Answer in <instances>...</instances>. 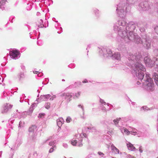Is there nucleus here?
<instances>
[{
	"label": "nucleus",
	"instance_id": "obj_19",
	"mask_svg": "<svg viewBox=\"0 0 158 158\" xmlns=\"http://www.w3.org/2000/svg\"><path fill=\"white\" fill-rule=\"evenodd\" d=\"M54 144V142L53 141H51L49 143V145L50 146L53 145Z\"/></svg>",
	"mask_w": 158,
	"mask_h": 158
},
{
	"label": "nucleus",
	"instance_id": "obj_14",
	"mask_svg": "<svg viewBox=\"0 0 158 158\" xmlns=\"http://www.w3.org/2000/svg\"><path fill=\"white\" fill-rule=\"evenodd\" d=\"M4 111H2V113H4V112H6L8 110V106H5L4 107Z\"/></svg>",
	"mask_w": 158,
	"mask_h": 158
},
{
	"label": "nucleus",
	"instance_id": "obj_36",
	"mask_svg": "<svg viewBox=\"0 0 158 158\" xmlns=\"http://www.w3.org/2000/svg\"><path fill=\"white\" fill-rule=\"evenodd\" d=\"M157 158H158V157H157Z\"/></svg>",
	"mask_w": 158,
	"mask_h": 158
},
{
	"label": "nucleus",
	"instance_id": "obj_9",
	"mask_svg": "<svg viewBox=\"0 0 158 158\" xmlns=\"http://www.w3.org/2000/svg\"><path fill=\"white\" fill-rule=\"evenodd\" d=\"M36 129V127L35 126H32L29 128V131L30 132H33Z\"/></svg>",
	"mask_w": 158,
	"mask_h": 158
},
{
	"label": "nucleus",
	"instance_id": "obj_11",
	"mask_svg": "<svg viewBox=\"0 0 158 158\" xmlns=\"http://www.w3.org/2000/svg\"><path fill=\"white\" fill-rule=\"evenodd\" d=\"M120 120V118H116V119H114V120L113 122H114V124L116 125L118 123V122Z\"/></svg>",
	"mask_w": 158,
	"mask_h": 158
},
{
	"label": "nucleus",
	"instance_id": "obj_34",
	"mask_svg": "<svg viewBox=\"0 0 158 158\" xmlns=\"http://www.w3.org/2000/svg\"><path fill=\"white\" fill-rule=\"evenodd\" d=\"M43 27V25H42L41 26V27Z\"/></svg>",
	"mask_w": 158,
	"mask_h": 158
},
{
	"label": "nucleus",
	"instance_id": "obj_31",
	"mask_svg": "<svg viewBox=\"0 0 158 158\" xmlns=\"http://www.w3.org/2000/svg\"><path fill=\"white\" fill-rule=\"evenodd\" d=\"M131 158H135V157L134 156H132L131 157Z\"/></svg>",
	"mask_w": 158,
	"mask_h": 158
},
{
	"label": "nucleus",
	"instance_id": "obj_26",
	"mask_svg": "<svg viewBox=\"0 0 158 158\" xmlns=\"http://www.w3.org/2000/svg\"><path fill=\"white\" fill-rule=\"evenodd\" d=\"M87 82H88V81L86 79H85V80L82 81V82L83 83H87Z\"/></svg>",
	"mask_w": 158,
	"mask_h": 158
},
{
	"label": "nucleus",
	"instance_id": "obj_33",
	"mask_svg": "<svg viewBox=\"0 0 158 158\" xmlns=\"http://www.w3.org/2000/svg\"><path fill=\"white\" fill-rule=\"evenodd\" d=\"M59 123H60V122H58V124Z\"/></svg>",
	"mask_w": 158,
	"mask_h": 158
},
{
	"label": "nucleus",
	"instance_id": "obj_5",
	"mask_svg": "<svg viewBox=\"0 0 158 158\" xmlns=\"http://www.w3.org/2000/svg\"><path fill=\"white\" fill-rule=\"evenodd\" d=\"M127 145L128 149L130 150L134 151L135 149V147L133 146V145L130 143H127Z\"/></svg>",
	"mask_w": 158,
	"mask_h": 158
},
{
	"label": "nucleus",
	"instance_id": "obj_28",
	"mask_svg": "<svg viewBox=\"0 0 158 158\" xmlns=\"http://www.w3.org/2000/svg\"><path fill=\"white\" fill-rule=\"evenodd\" d=\"M93 128V127H87V129H90V130H91V129L92 128Z\"/></svg>",
	"mask_w": 158,
	"mask_h": 158
},
{
	"label": "nucleus",
	"instance_id": "obj_7",
	"mask_svg": "<svg viewBox=\"0 0 158 158\" xmlns=\"http://www.w3.org/2000/svg\"><path fill=\"white\" fill-rule=\"evenodd\" d=\"M63 96L65 97V98L67 101H70V98H72V95L69 94H62Z\"/></svg>",
	"mask_w": 158,
	"mask_h": 158
},
{
	"label": "nucleus",
	"instance_id": "obj_32",
	"mask_svg": "<svg viewBox=\"0 0 158 158\" xmlns=\"http://www.w3.org/2000/svg\"><path fill=\"white\" fill-rule=\"evenodd\" d=\"M79 106H81V107L82 108V106H81V105Z\"/></svg>",
	"mask_w": 158,
	"mask_h": 158
},
{
	"label": "nucleus",
	"instance_id": "obj_18",
	"mask_svg": "<svg viewBox=\"0 0 158 158\" xmlns=\"http://www.w3.org/2000/svg\"><path fill=\"white\" fill-rule=\"evenodd\" d=\"M2 5H4L5 4L6 2H7L6 0H2Z\"/></svg>",
	"mask_w": 158,
	"mask_h": 158
},
{
	"label": "nucleus",
	"instance_id": "obj_3",
	"mask_svg": "<svg viewBox=\"0 0 158 158\" xmlns=\"http://www.w3.org/2000/svg\"><path fill=\"white\" fill-rule=\"evenodd\" d=\"M19 54V52L16 50H13L10 51V56L14 58H17Z\"/></svg>",
	"mask_w": 158,
	"mask_h": 158
},
{
	"label": "nucleus",
	"instance_id": "obj_20",
	"mask_svg": "<svg viewBox=\"0 0 158 158\" xmlns=\"http://www.w3.org/2000/svg\"><path fill=\"white\" fill-rule=\"evenodd\" d=\"M80 93L79 92H78L76 94L75 96L76 97L78 98L80 96Z\"/></svg>",
	"mask_w": 158,
	"mask_h": 158
},
{
	"label": "nucleus",
	"instance_id": "obj_10",
	"mask_svg": "<svg viewBox=\"0 0 158 158\" xmlns=\"http://www.w3.org/2000/svg\"><path fill=\"white\" fill-rule=\"evenodd\" d=\"M154 79L155 81V83L157 85H158V75L157 74H154Z\"/></svg>",
	"mask_w": 158,
	"mask_h": 158
},
{
	"label": "nucleus",
	"instance_id": "obj_35",
	"mask_svg": "<svg viewBox=\"0 0 158 158\" xmlns=\"http://www.w3.org/2000/svg\"><path fill=\"white\" fill-rule=\"evenodd\" d=\"M101 154H103V153H101Z\"/></svg>",
	"mask_w": 158,
	"mask_h": 158
},
{
	"label": "nucleus",
	"instance_id": "obj_23",
	"mask_svg": "<svg viewBox=\"0 0 158 158\" xmlns=\"http://www.w3.org/2000/svg\"><path fill=\"white\" fill-rule=\"evenodd\" d=\"M156 32L158 34V26L156 27L155 29Z\"/></svg>",
	"mask_w": 158,
	"mask_h": 158
},
{
	"label": "nucleus",
	"instance_id": "obj_6",
	"mask_svg": "<svg viewBox=\"0 0 158 158\" xmlns=\"http://www.w3.org/2000/svg\"><path fill=\"white\" fill-rule=\"evenodd\" d=\"M111 148L113 152H114L115 154H118L119 153V150L116 148L113 145L111 146Z\"/></svg>",
	"mask_w": 158,
	"mask_h": 158
},
{
	"label": "nucleus",
	"instance_id": "obj_8",
	"mask_svg": "<svg viewBox=\"0 0 158 158\" xmlns=\"http://www.w3.org/2000/svg\"><path fill=\"white\" fill-rule=\"evenodd\" d=\"M113 56L118 60H119L120 59V55L118 53H115L113 55Z\"/></svg>",
	"mask_w": 158,
	"mask_h": 158
},
{
	"label": "nucleus",
	"instance_id": "obj_1",
	"mask_svg": "<svg viewBox=\"0 0 158 158\" xmlns=\"http://www.w3.org/2000/svg\"><path fill=\"white\" fill-rule=\"evenodd\" d=\"M147 79L144 83L147 89L152 90L153 89L154 83L152 78H150L149 75L146 74Z\"/></svg>",
	"mask_w": 158,
	"mask_h": 158
},
{
	"label": "nucleus",
	"instance_id": "obj_29",
	"mask_svg": "<svg viewBox=\"0 0 158 158\" xmlns=\"http://www.w3.org/2000/svg\"><path fill=\"white\" fill-rule=\"evenodd\" d=\"M155 52H158V50H156L155 51Z\"/></svg>",
	"mask_w": 158,
	"mask_h": 158
},
{
	"label": "nucleus",
	"instance_id": "obj_30",
	"mask_svg": "<svg viewBox=\"0 0 158 158\" xmlns=\"http://www.w3.org/2000/svg\"><path fill=\"white\" fill-rule=\"evenodd\" d=\"M98 154H99V155H101V152H98Z\"/></svg>",
	"mask_w": 158,
	"mask_h": 158
},
{
	"label": "nucleus",
	"instance_id": "obj_24",
	"mask_svg": "<svg viewBox=\"0 0 158 158\" xmlns=\"http://www.w3.org/2000/svg\"><path fill=\"white\" fill-rule=\"evenodd\" d=\"M139 151L140 152H143V150H142V146H140L139 147Z\"/></svg>",
	"mask_w": 158,
	"mask_h": 158
},
{
	"label": "nucleus",
	"instance_id": "obj_15",
	"mask_svg": "<svg viewBox=\"0 0 158 158\" xmlns=\"http://www.w3.org/2000/svg\"><path fill=\"white\" fill-rule=\"evenodd\" d=\"M50 104L49 103H47L45 105V108L47 109H48L50 108Z\"/></svg>",
	"mask_w": 158,
	"mask_h": 158
},
{
	"label": "nucleus",
	"instance_id": "obj_21",
	"mask_svg": "<svg viewBox=\"0 0 158 158\" xmlns=\"http://www.w3.org/2000/svg\"><path fill=\"white\" fill-rule=\"evenodd\" d=\"M44 97H45V98H46L48 99L51 97V95H50L49 94H48V95H45Z\"/></svg>",
	"mask_w": 158,
	"mask_h": 158
},
{
	"label": "nucleus",
	"instance_id": "obj_12",
	"mask_svg": "<svg viewBox=\"0 0 158 158\" xmlns=\"http://www.w3.org/2000/svg\"><path fill=\"white\" fill-rule=\"evenodd\" d=\"M77 143V141L76 140H72L71 142V143L73 146H75Z\"/></svg>",
	"mask_w": 158,
	"mask_h": 158
},
{
	"label": "nucleus",
	"instance_id": "obj_17",
	"mask_svg": "<svg viewBox=\"0 0 158 158\" xmlns=\"http://www.w3.org/2000/svg\"><path fill=\"white\" fill-rule=\"evenodd\" d=\"M24 75L23 73H20V75L19 77V78L20 79L21 78L23 77H24Z\"/></svg>",
	"mask_w": 158,
	"mask_h": 158
},
{
	"label": "nucleus",
	"instance_id": "obj_22",
	"mask_svg": "<svg viewBox=\"0 0 158 158\" xmlns=\"http://www.w3.org/2000/svg\"><path fill=\"white\" fill-rule=\"evenodd\" d=\"M124 132L126 133L127 135L129 134L130 133L129 131L127 129L124 130Z\"/></svg>",
	"mask_w": 158,
	"mask_h": 158
},
{
	"label": "nucleus",
	"instance_id": "obj_13",
	"mask_svg": "<svg viewBox=\"0 0 158 158\" xmlns=\"http://www.w3.org/2000/svg\"><path fill=\"white\" fill-rule=\"evenodd\" d=\"M72 121V119L71 118L69 117H68L66 119V121L67 123H70Z\"/></svg>",
	"mask_w": 158,
	"mask_h": 158
},
{
	"label": "nucleus",
	"instance_id": "obj_16",
	"mask_svg": "<svg viewBox=\"0 0 158 158\" xmlns=\"http://www.w3.org/2000/svg\"><path fill=\"white\" fill-rule=\"evenodd\" d=\"M55 147H56L55 146H54L53 147V148H51L49 150V153H51L53 151V150H54V148Z\"/></svg>",
	"mask_w": 158,
	"mask_h": 158
},
{
	"label": "nucleus",
	"instance_id": "obj_25",
	"mask_svg": "<svg viewBox=\"0 0 158 158\" xmlns=\"http://www.w3.org/2000/svg\"><path fill=\"white\" fill-rule=\"evenodd\" d=\"M33 73H35V74H39L40 73L38 72V71H33Z\"/></svg>",
	"mask_w": 158,
	"mask_h": 158
},
{
	"label": "nucleus",
	"instance_id": "obj_2",
	"mask_svg": "<svg viewBox=\"0 0 158 158\" xmlns=\"http://www.w3.org/2000/svg\"><path fill=\"white\" fill-rule=\"evenodd\" d=\"M136 67L138 69V70H140L141 71V72L139 73L138 76V78L140 80H142L144 76V73L143 72H144L146 71L144 67L141 64H139L138 65H136Z\"/></svg>",
	"mask_w": 158,
	"mask_h": 158
},
{
	"label": "nucleus",
	"instance_id": "obj_27",
	"mask_svg": "<svg viewBox=\"0 0 158 158\" xmlns=\"http://www.w3.org/2000/svg\"><path fill=\"white\" fill-rule=\"evenodd\" d=\"M137 85H139L140 84V82L139 81H137Z\"/></svg>",
	"mask_w": 158,
	"mask_h": 158
},
{
	"label": "nucleus",
	"instance_id": "obj_4",
	"mask_svg": "<svg viewBox=\"0 0 158 158\" xmlns=\"http://www.w3.org/2000/svg\"><path fill=\"white\" fill-rule=\"evenodd\" d=\"M144 61L146 64L149 66H152L154 64V62L152 61L150 59H149L147 56L145 57L144 58Z\"/></svg>",
	"mask_w": 158,
	"mask_h": 158
}]
</instances>
